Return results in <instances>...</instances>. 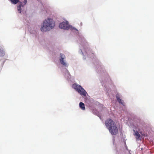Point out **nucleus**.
<instances>
[{"label": "nucleus", "mask_w": 154, "mask_h": 154, "mask_svg": "<svg viewBox=\"0 0 154 154\" xmlns=\"http://www.w3.org/2000/svg\"><path fill=\"white\" fill-rule=\"evenodd\" d=\"M55 26L54 21L51 19H48L45 20L43 24L42 25L41 30L42 32H45L53 29Z\"/></svg>", "instance_id": "1"}, {"label": "nucleus", "mask_w": 154, "mask_h": 154, "mask_svg": "<svg viewBox=\"0 0 154 154\" xmlns=\"http://www.w3.org/2000/svg\"><path fill=\"white\" fill-rule=\"evenodd\" d=\"M105 125L112 134H117L118 131V128L115 123L111 119H107L105 122Z\"/></svg>", "instance_id": "2"}, {"label": "nucleus", "mask_w": 154, "mask_h": 154, "mask_svg": "<svg viewBox=\"0 0 154 154\" xmlns=\"http://www.w3.org/2000/svg\"><path fill=\"white\" fill-rule=\"evenodd\" d=\"M72 87L81 95L84 96H86L87 92L81 86L76 84H74L72 85Z\"/></svg>", "instance_id": "3"}, {"label": "nucleus", "mask_w": 154, "mask_h": 154, "mask_svg": "<svg viewBox=\"0 0 154 154\" xmlns=\"http://www.w3.org/2000/svg\"><path fill=\"white\" fill-rule=\"evenodd\" d=\"M59 26L60 28L64 29H68L70 27V26L68 24V22L67 21L63 22L60 23L59 24Z\"/></svg>", "instance_id": "4"}, {"label": "nucleus", "mask_w": 154, "mask_h": 154, "mask_svg": "<svg viewBox=\"0 0 154 154\" xmlns=\"http://www.w3.org/2000/svg\"><path fill=\"white\" fill-rule=\"evenodd\" d=\"M65 57V56L64 54H62L61 53L60 54V61L61 63L63 65L65 66H67V64L65 62V61H64V59Z\"/></svg>", "instance_id": "5"}, {"label": "nucleus", "mask_w": 154, "mask_h": 154, "mask_svg": "<svg viewBox=\"0 0 154 154\" xmlns=\"http://www.w3.org/2000/svg\"><path fill=\"white\" fill-rule=\"evenodd\" d=\"M20 4L17 6V10L19 13H20L21 12V7H23L24 5H23V3H22V2H20Z\"/></svg>", "instance_id": "6"}, {"label": "nucleus", "mask_w": 154, "mask_h": 154, "mask_svg": "<svg viewBox=\"0 0 154 154\" xmlns=\"http://www.w3.org/2000/svg\"><path fill=\"white\" fill-rule=\"evenodd\" d=\"M5 54V52L4 50L3 49L0 48V57L4 56Z\"/></svg>", "instance_id": "7"}, {"label": "nucleus", "mask_w": 154, "mask_h": 154, "mask_svg": "<svg viewBox=\"0 0 154 154\" xmlns=\"http://www.w3.org/2000/svg\"><path fill=\"white\" fill-rule=\"evenodd\" d=\"M80 107L83 110H85V105L82 102H81L79 103Z\"/></svg>", "instance_id": "8"}, {"label": "nucleus", "mask_w": 154, "mask_h": 154, "mask_svg": "<svg viewBox=\"0 0 154 154\" xmlns=\"http://www.w3.org/2000/svg\"><path fill=\"white\" fill-rule=\"evenodd\" d=\"M135 132V136H136V138L137 139H139L140 137V135L139 133L137 131H135V130L134 131Z\"/></svg>", "instance_id": "9"}, {"label": "nucleus", "mask_w": 154, "mask_h": 154, "mask_svg": "<svg viewBox=\"0 0 154 154\" xmlns=\"http://www.w3.org/2000/svg\"><path fill=\"white\" fill-rule=\"evenodd\" d=\"M116 97L117 99V101L118 102L122 104V100L120 98V96L118 94L116 95Z\"/></svg>", "instance_id": "10"}, {"label": "nucleus", "mask_w": 154, "mask_h": 154, "mask_svg": "<svg viewBox=\"0 0 154 154\" xmlns=\"http://www.w3.org/2000/svg\"><path fill=\"white\" fill-rule=\"evenodd\" d=\"M11 2L13 4H16L20 2L19 0H10Z\"/></svg>", "instance_id": "11"}, {"label": "nucleus", "mask_w": 154, "mask_h": 154, "mask_svg": "<svg viewBox=\"0 0 154 154\" xmlns=\"http://www.w3.org/2000/svg\"><path fill=\"white\" fill-rule=\"evenodd\" d=\"M27 2V1L26 0H24V1L23 2V3L24 5H25L26 4Z\"/></svg>", "instance_id": "12"}]
</instances>
